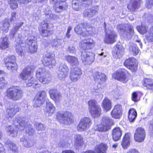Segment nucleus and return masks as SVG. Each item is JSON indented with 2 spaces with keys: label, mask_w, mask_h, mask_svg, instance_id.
Returning a JSON list of instances; mask_svg holds the SVG:
<instances>
[{
  "label": "nucleus",
  "mask_w": 153,
  "mask_h": 153,
  "mask_svg": "<svg viewBox=\"0 0 153 153\" xmlns=\"http://www.w3.org/2000/svg\"><path fill=\"white\" fill-rule=\"evenodd\" d=\"M94 45V42L91 39H82L80 44L81 51V58L82 62L85 65L92 63L94 61L95 54L91 51Z\"/></svg>",
  "instance_id": "nucleus-1"
},
{
  "label": "nucleus",
  "mask_w": 153,
  "mask_h": 153,
  "mask_svg": "<svg viewBox=\"0 0 153 153\" xmlns=\"http://www.w3.org/2000/svg\"><path fill=\"white\" fill-rule=\"evenodd\" d=\"M23 24V23L22 22L19 24V25L13 27L11 29L10 34L12 35L13 37H15V35L18 32V35L17 39L16 40V43L15 46V50L16 53L19 55V56H22L23 54V50L24 49V44L22 42V39L25 36H26L27 34L25 33L24 34V33L25 31L22 30L21 32H19V30L20 28L22 27V26Z\"/></svg>",
  "instance_id": "nucleus-2"
},
{
  "label": "nucleus",
  "mask_w": 153,
  "mask_h": 153,
  "mask_svg": "<svg viewBox=\"0 0 153 153\" xmlns=\"http://www.w3.org/2000/svg\"><path fill=\"white\" fill-rule=\"evenodd\" d=\"M34 67L33 65L25 67L19 75V77L24 80L27 86L30 87L33 85V87L36 89L39 87L40 85L34 81V78L31 76V73Z\"/></svg>",
  "instance_id": "nucleus-3"
},
{
  "label": "nucleus",
  "mask_w": 153,
  "mask_h": 153,
  "mask_svg": "<svg viewBox=\"0 0 153 153\" xmlns=\"http://www.w3.org/2000/svg\"><path fill=\"white\" fill-rule=\"evenodd\" d=\"M13 123L16 128H14L10 126L6 127L7 132L12 137H15L17 135V128L21 131H23L27 125V123L25 121V119L23 117L20 116H17L15 117V119L13 120Z\"/></svg>",
  "instance_id": "nucleus-4"
},
{
  "label": "nucleus",
  "mask_w": 153,
  "mask_h": 153,
  "mask_svg": "<svg viewBox=\"0 0 153 153\" xmlns=\"http://www.w3.org/2000/svg\"><path fill=\"white\" fill-rule=\"evenodd\" d=\"M23 92L18 87L13 86L7 90V96L10 99L14 101L20 100L22 97Z\"/></svg>",
  "instance_id": "nucleus-5"
},
{
  "label": "nucleus",
  "mask_w": 153,
  "mask_h": 153,
  "mask_svg": "<svg viewBox=\"0 0 153 153\" xmlns=\"http://www.w3.org/2000/svg\"><path fill=\"white\" fill-rule=\"evenodd\" d=\"M91 28L87 22L79 24L74 28L75 31L78 34L83 37L92 34Z\"/></svg>",
  "instance_id": "nucleus-6"
},
{
  "label": "nucleus",
  "mask_w": 153,
  "mask_h": 153,
  "mask_svg": "<svg viewBox=\"0 0 153 153\" xmlns=\"http://www.w3.org/2000/svg\"><path fill=\"white\" fill-rule=\"evenodd\" d=\"M112 123V120L108 117L103 116L102 118L101 124L96 126L95 129L101 132H106L111 129Z\"/></svg>",
  "instance_id": "nucleus-7"
},
{
  "label": "nucleus",
  "mask_w": 153,
  "mask_h": 153,
  "mask_svg": "<svg viewBox=\"0 0 153 153\" xmlns=\"http://www.w3.org/2000/svg\"><path fill=\"white\" fill-rule=\"evenodd\" d=\"M89 111L94 118L98 117L101 113V109L97 101L94 100H91L88 102Z\"/></svg>",
  "instance_id": "nucleus-8"
},
{
  "label": "nucleus",
  "mask_w": 153,
  "mask_h": 153,
  "mask_svg": "<svg viewBox=\"0 0 153 153\" xmlns=\"http://www.w3.org/2000/svg\"><path fill=\"white\" fill-rule=\"evenodd\" d=\"M56 118L60 123L65 125L70 124L73 121L72 114L69 111H62L57 112Z\"/></svg>",
  "instance_id": "nucleus-9"
},
{
  "label": "nucleus",
  "mask_w": 153,
  "mask_h": 153,
  "mask_svg": "<svg viewBox=\"0 0 153 153\" xmlns=\"http://www.w3.org/2000/svg\"><path fill=\"white\" fill-rule=\"evenodd\" d=\"M55 55L51 52H47L44 56L42 59V63L45 66L50 68H53L55 66L56 62L54 59Z\"/></svg>",
  "instance_id": "nucleus-10"
},
{
  "label": "nucleus",
  "mask_w": 153,
  "mask_h": 153,
  "mask_svg": "<svg viewBox=\"0 0 153 153\" xmlns=\"http://www.w3.org/2000/svg\"><path fill=\"white\" fill-rule=\"evenodd\" d=\"M127 72L126 70L124 69H119L112 74V78L123 83H126L128 80Z\"/></svg>",
  "instance_id": "nucleus-11"
},
{
  "label": "nucleus",
  "mask_w": 153,
  "mask_h": 153,
  "mask_svg": "<svg viewBox=\"0 0 153 153\" xmlns=\"http://www.w3.org/2000/svg\"><path fill=\"white\" fill-rule=\"evenodd\" d=\"M46 96V92L42 91L39 92L34 97L33 105L34 107L41 106L45 102Z\"/></svg>",
  "instance_id": "nucleus-12"
},
{
  "label": "nucleus",
  "mask_w": 153,
  "mask_h": 153,
  "mask_svg": "<svg viewBox=\"0 0 153 153\" xmlns=\"http://www.w3.org/2000/svg\"><path fill=\"white\" fill-rule=\"evenodd\" d=\"M16 58L14 55H10L4 59V62L8 70H11L12 71H16L17 66L15 62Z\"/></svg>",
  "instance_id": "nucleus-13"
},
{
  "label": "nucleus",
  "mask_w": 153,
  "mask_h": 153,
  "mask_svg": "<svg viewBox=\"0 0 153 153\" xmlns=\"http://www.w3.org/2000/svg\"><path fill=\"white\" fill-rule=\"evenodd\" d=\"M124 25L122 24H119L117 27L118 31L120 33L123 32V35L128 39H131L134 34V30L132 26L129 25L128 26L127 30H124Z\"/></svg>",
  "instance_id": "nucleus-14"
},
{
  "label": "nucleus",
  "mask_w": 153,
  "mask_h": 153,
  "mask_svg": "<svg viewBox=\"0 0 153 153\" xmlns=\"http://www.w3.org/2000/svg\"><path fill=\"white\" fill-rule=\"evenodd\" d=\"M69 71L68 66L65 64H60L57 72V77L60 80L64 81L67 76Z\"/></svg>",
  "instance_id": "nucleus-15"
},
{
  "label": "nucleus",
  "mask_w": 153,
  "mask_h": 153,
  "mask_svg": "<svg viewBox=\"0 0 153 153\" xmlns=\"http://www.w3.org/2000/svg\"><path fill=\"white\" fill-rule=\"evenodd\" d=\"M25 43L28 45V52L31 53L36 52L38 48L36 39L33 36L28 37Z\"/></svg>",
  "instance_id": "nucleus-16"
},
{
  "label": "nucleus",
  "mask_w": 153,
  "mask_h": 153,
  "mask_svg": "<svg viewBox=\"0 0 153 153\" xmlns=\"http://www.w3.org/2000/svg\"><path fill=\"white\" fill-rule=\"evenodd\" d=\"M92 124L91 119L88 117H85L82 119L77 126L79 131H83L88 129Z\"/></svg>",
  "instance_id": "nucleus-17"
},
{
  "label": "nucleus",
  "mask_w": 153,
  "mask_h": 153,
  "mask_svg": "<svg viewBox=\"0 0 153 153\" xmlns=\"http://www.w3.org/2000/svg\"><path fill=\"white\" fill-rule=\"evenodd\" d=\"M146 137V133L144 129L142 127L137 128L134 135V138L135 141L138 142L143 141Z\"/></svg>",
  "instance_id": "nucleus-18"
},
{
  "label": "nucleus",
  "mask_w": 153,
  "mask_h": 153,
  "mask_svg": "<svg viewBox=\"0 0 153 153\" xmlns=\"http://www.w3.org/2000/svg\"><path fill=\"white\" fill-rule=\"evenodd\" d=\"M82 74V71L79 67H74L70 72V78L72 81L75 82L80 78Z\"/></svg>",
  "instance_id": "nucleus-19"
},
{
  "label": "nucleus",
  "mask_w": 153,
  "mask_h": 153,
  "mask_svg": "<svg viewBox=\"0 0 153 153\" xmlns=\"http://www.w3.org/2000/svg\"><path fill=\"white\" fill-rule=\"evenodd\" d=\"M124 64L126 67L132 72L134 71L137 69V61L134 57L129 58L126 59L124 62Z\"/></svg>",
  "instance_id": "nucleus-20"
},
{
  "label": "nucleus",
  "mask_w": 153,
  "mask_h": 153,
  "mask_svg": "<svg viewBox=\"0 0 153 153\" xmlns=\"http://www.w3.org/2000/svg\"><path fill=\"white\" fill-rule=\"evenodd\" d=\"M99 10V6L95 5L90 9L85 10L83 12V14L85 17H88L89 18H91L98 14Z\"/></svg>",
  "instance_id": "nucleus-21"
},
{
  "label": "nucleus",
  "mask_w": 153,
  "mask_h": 153,
  "mask_svg": "<svg viewBox=\"0 0 153 153\" xmlns=\"http://www.w3.org/2000/svg\"><path fill=\"white\" fill-rule=\"evenodd\" d=\"M99 10V6L95 5L90 9L85 10L83 12V14L85 17H88L89 18H91L98 14Z\"/></svg>",
  "instance_id": "nucleus-22"
},
{
  "label": "nucleus",
  "mask_w": 153,
  "mask_h": 153,
  "mask_svg": "<svg viewBox=\"0 0 153 153\" xmlns=\"http://www.w3.org/2000/svg\"><path fill=\"white\" fill-rule=\"evenodd\" d=\"M112 117L115 119H119L122 115V110L121 105L117 104L114 107L111 112Z\"/></svg>",
  "instance_id": "nucleus-23"
},
{
  "label": "nucleus",
  "mask_w": 153,
  "mask_h": 153,
  "mask_svg": "<svg viewBox=\"0 0 153 153\" xmlns=\"http://www.w3.org/2000/svg\"><path fill=\"white\" fill-rule=\"evenodd\" d=\"M141 3V0H130L127 8L131 12H135L140 8Z\"/></svg>",
  "instance_id": "nucleus-24"
},
{
  "label": "nucleus",
  "mask_w": 153,
  "mask_h": 153,
  "mask_svg": "<svg viewBox=\"0 0 153 153\" xmlns=\"http://www.w3.org/2000/svg\"><path fill=\"white\" fill-rule=\"evenodd\" d=\"M55 110V106L49 100H47L46 101V106L44 110L46 115L48 116H52Z\"/></svg>",
  "instance_id": "nucleus-25"
},
{
  "label": "nucleus",
  "mask_w": 153,
  "mask_h": 153,
  "mask_svg": "<svg viewBox=\"0 0 153 153\" xmlns=\"http://www.w3.org/2000/svg\"><path fill=\"white\" fill-rule=\"evenodd\" d=\"M93 78L95 81L99 83V84H101L105 82L106 76L103 73L96 71L93 74Z\"/></svg>",
  "instance_id": "nucleus-26"
},
{
  "label": "nucleus",
  "mask_w": 153,
  "mask_h": 153,
  "mask_svg": "<svg viewBox=\"0 0 153 153\" xmlns=\"http://www.w3.org/2000/svg\"><path fill=\"white\" fill-rule=\"evenodd\" d=\"M108 146L106 144L101 143L95 148V152L90 150L84 153H106Z\"/></svg>",
  "instance_id": "nucleus-27"
},
{
  "label": "nucleus",
  "mask_w": 153,
  "mask_h": 153,
  "mask_svg": "<svg viewBox=\"0 0 153 153\" xmlns=\"http://www.w3.org/2000/svg\"><path fill=\"white\" fill-rule=\"evenodd\" d=\"M65 59L70 65L72 66V68L79 67V62L78 59L76 57L68 55L66 56Z\"/></svg>",
  "instance_id": "nucleus-28"
},
{
  "label": "nucleus",
  "mask_w": 153,
  "mask_h": 153,
  "mask_svg": "<svg viewBox=\"0 0 153 153\" xmlns=\"http://www.w3.org/2000/svg\"><path fill=\"white\" fill-rule=\"evenodd\" d=\"M49 93L51 98L55 101H58L61 99L60 93L56 89H50Z\"/></svg>",
  "instance_id": "nucleus-29"
},
{
  "label": "nucleus",
  "mask_w": 153,
  "mask_h": 153,
  "mask_svg": "<svg viewBox=\"0 0 153 153\" xmlns=\"http://www.w3.org/2000/svg\"><path fill=\"white\" fill-rule=\"evenodd\" d=\"M68 5L66 2H57L54 6V9L56 13H59L65 10L67 7Z\"/></svg>",
  "instance_id": "nucleus-30"
},
{
  "label": "nucleus",
  "mask_w": 153,
  "mask_h": 153,
  "mask_svg": "<svg viewBox=\"0 0 153 153\" xmlns=\"http://www.w3.org/2000/svg\"><path fill=\"white\" fill-rule=\"evenodd\" d=\"M114 53L115 54V58H121L123 55L124 49L122 45L120 44H117L114 47Z\"/></svg>",
  "instance_id": "nucleus-31"
},
{
  "label": "nucleus",
  "mask_w": 153,
  "mask_h": 153,
  "mask_svg": "<svg viewBox=\"0 0 153 153\" xmlns=\"http://www.w3.org/2000/svg\"><path fill=\"white\" fill-rule=\"evenodd\" d=\"M122 131L119 127L115 128L112 131V135L113 140L115 141L119 140L122 135Z\"/></svg>",
  "instance_id": "nucleus-32"
},
{
  "label": "nucleus",
  "mask_w": 153,
  "mask_h": 153,
  "mask_svg": "<svg viewBox=\"0 0 153 153\" xmlns=\"http://www.w3.org/2000/svg\"><path fill=\"white\" fill-rule=\"evenodd\" d=\"M116 35L114 33L111 32L110 33H106L105 42L107 44H110L114 43L115 41V38Z\"/></svg>",
  "instance_id": "nucleus-33"
},
{
  "label": "nucleus",
  "mask_w": 153,
  "mask_h": 153,
  "mask_svg": "<svg viewBox=\"0 0 153 153\" xmlns=\"http://www.w3.org/2000/svg\"><path fill=\"white\" fill-rule=\"evenodd\" d=\"M102 107L104 111L107 112L110 111L112 108L111 101L108 98L105 97L102 102Z\"/></svg>",
  "instance_id": "nucleus-34"
},
{
  "label": "nucleus",
  "mask_w": 153,
  "mask_h": 153,
  "mask_svg": "<svg viewBox=\"0 0 153 153\" xmlns=\"http://www.w3.org/2000/svg\"><path fill=\"white\" fill-rule=\"evenodd\" d=\"M20 141L22 145L26 148H30L33 146V142L27 137L24 136L20 139Z\"/></svg>",
  "instance_id": "nucleus-35"
},
{
  "label": "nucleus",
  "mask_w": 153,
  "mask_h": 153,
  "mask_svg": "<svg viewBox=\"0 0 153 153\" xmlns=\"http://www.w3.org/2000/svg\"><path fill=\"white\" fill-rule=\"evenodd\" d=\"M131 136V133H127L125 134L121 143L122 146L124 149H127L129 146Z\"/></svg>",
  "instance_id": "nucleus-36"
},
{
  "label": "nucleus",
  "mask_w": 153,
  "mask_h": 153,
  "mask_svg": "<svg viewBox=\"0 0 153 153\" xmlns=\"http://www.w3.org/2000/svg\"><path fill=\"white\" fill-rule=\"evenodd\" d=\"M19 108L17 105H15L13 107L7 108L6 110L7 117H13L17 112L19 111Z\"/></svg>",
  "instance_id": "nucleus-37"
},
{
  "label": "nucleus",
  "mask_w": 153,
  "mask_h": 153,
  "mask_svg": "<svg viewBox=\"0 0 153 153\" xmlns=\"http://www.w3.org/2000/svg\"><path fill=\"white\" fill-rule=\"evenodd\" d=\"M104 91L101 87V85L98 84L97 86H95L91 89V92L95 95H102Z\"/></svg>",
  "instance_id": "nucleus-38"
},
{
  "label": "nucleus",
  "mask_w": 153,
  "mask_h": 153,
  "mask_svg": "<svg viewBox=\"0 0 153 153\" xmlns=\"http://www.w3.org/2000/svg\"><path fill=\"white\" fill-rule=\"evenodd\" d=\"M137 115L136 110L134 108H130L128 112V118L130 122H133Z\"/></svg>",
  "instance_id": "nucleus-39"
},
{
  "label": "nucleus",
  "mask_w": 153,
  "mask_h": 153,
  "mask_svg": "<svg viewBox=\"0 0 153 153\" xmlns=\"http://www.w3.org/2000/svg\"><path fill=\"white\" fill-rule=\"evenodd\" d=\"M47 74H49V73L46 71L45 67L39 68L36 72V76L38 79L44 76H46Z\"/></svg>",
  "instance_id": "nucleus-40"
},
{
  "label": "nucleus",
  "mask_w": 153,
  "mask_h": 153,
  "mask_svg": "<svg viewBox=\"0 0 153 153\" xmlns=\"http://www.w3.org/2000/svg\"><path fill=\"white\" fill-rule=\"evenodd\" d=\"M9 42L8 38L7 36L2 37L0 39V48L4 49L8 47Z\"/></svg>",
  "instance_id": "nucleus-41"
},
{
  "label": "nucleus",
  "mask_w": 153,
  "mask_h": 153,
  "mask_svg": "<svg viewBox=\"0 0 153 153\" xmlns=\"http://www.w3.org/2000/svg\"><path fill=\"white\" fill-rule=\"evenodd\" d=\"M5 144L6 146L9 148L11 151L14 153L16 152L17 147L13 142L11 141L10 140H7L6 141Z\"/></svg>",
  "instance_id": "nucleus-42"
},
{
  "label": "nucleus",
  "mask_w": 153,
  "mask_h": 153,
  "mask_svg": "<svg viewBox=\"0 0 153 153\" xmlns=\"http://www.w3.org/2000/svg\"><path fill=\"white\" fill-rule=\"evenodd\" d=\"M143 86L147 89L153 91V80L150 78H146L144 79Z\"/></svg>",
  "instance_id": "nucleus-43"
},
{
  "label": "nucleus",
  "mask_w": 153,
  "mask_h": 153,
  "mask_svg": "<svg viewBox=\"0 0 153 153\" xmlns=\"http://www.w3.org/2000/svg\"><path fill=\"white\" fill-rule=\"evenodd\" d=\"M75 139V145L79 147L82 145L83 141V138L81 135L79 134H76L74 137Z\"/></svg>",
  "instance_id": "nucleus-44"
},
{
  "label": "nucleus",
  "mask_w": 153,
  "mask_h": 153,
  "mask_svg": "<svg viewBox=\"0 0 153 153\" xmlns=\"http://www.w3.org/2000/svg\"><path fill=\"white\" fill-rule=\"evenodd\" d=\"M130 52L134 56H136L139 53L140 50L136 44H132L130 45L129 48Z\"/></svg>",
  "instance_id": "nucleus-45"
},
{
  "label": "nucleus",
  "mask_w": 153,
  "mask_h": 153,
  "mask_svg": "<svg viewBox=\"0 0 153 153\" xmlns=\"http://www.w3.org/2000/svg\"><path fill=\"white\" fill-rule=\"evenodd\" d=\"M120 87L117 86L115 89L113 91V99L114 101H115L120 99L121 94L120 92Z\"/></svg>",
  "instance_id": "nucleus-46"
},
{
  "label": "nucleus",
  "mask_w": 153,
  "mask_h": 153,
  "mask_svg": "<svg viewBox=\"0 0 153 153\" xmlns=\"http://www.w3.org/2000/svg\"><path fill=\"white\" fill-rule=\"evenodd\" d=\"M10 25L9 19H6L2 22V26L1 27V29L2 31L7 32Z\"/></svg>",
  "instance_id": "nucleus-47"
},
{
  "label": "nucleus",
  "mask_w": 153,
  "mask_h": 153,
  "mask_svg": "<svg viewBox=\"0 0 153 153\" xmlns=\"http://www.w3.org/2000/svg\"><path fill=\"white\" fill-rule=\"evenodd\" d=\"M48 26V24L47 23L42 24L41 31L42 35L44 36H47L50 31Z\"/></svg>",
  "instance_id": "nucleus-48"
},
{
  "label": "nucleus",
  "mask_w": 153,
  "mask_h": 153,
  "mask_svg": "<svg viewBox=\"0 0 153 153\" xmlns=\"http://www.w3.org/2000/svg\"><path fill=\"white\" fill-rule=\"evenodd\" d=\"M63 42L62 39L56 38L52 40L51 44L53 47L56 48H60Z\"/></svg>",
  "instance_id": "nucleus-49"
},
{
  "label": "nucleus",
  "mask_w": 153,
  "mask_h": 153,
  "mask_svg": "<svg viewBox=\"0 0 153 153\" xmlns=\"http://www.w3.org/2000/svg\"><path fill=\"white\" fill-rule=\"evenodd\" d=\"M38 79L43 84H48L51 82V80L49 74H47L46 76L41 77Z\"/></svg>",
  "instance_id": "nucleus-50"
},
{
  "label": "nucleus",
  "mask_w": 153,
  "mask_h": 153,
  "mask_svg": "<svg viewBox=\"0 0 153 153\" xmlns=\"http://www.w3.org/2000/svg\"><path fill=\"white\" fill-rule=\"evenodd\" d=\"M72 7L76 11H79L81 8V6L82 5V2L78 0H73L72 2Z\"/></svg>",
  "instance_id": "nucleus-51"
},
{
  "label": "nucleus",
  "mask_w": 153,
  "mask_h": 153,
  "mask_svg": "<svg viewBox=\"0 0 153 153\" xmlns=\"http://www.w3.org/2000/svg\"><path fill=\"white\" fill-rule=\"evenodd\" d=\"M146 37L148 41L153 42V26L150 28L149 31L146 35Z\"/></svg>",
  "instance_id": "nucleus-52"
},
{
  "label": "nucleus",
  "mask_w": 153,
  "mask_h": 153,
  "mask_svg": "<svg viewBox=\"0 0 153 153\" xmlns=\"http://www.w3.org/2000/svg\"><path fill=\"white\" fill-rule=\"evenodd\" d=\"M34 131V129L33 128L32 126L30 125H28L26 128V133L29 135L33 134Z\"/></svg>",
  "instance_id": "nucleus-53"
},
{
  "label": "nucleus",
  "mask_w": 153,
  "mask_h": 153,
  "mask_svg": "<svg viewBox=\"0 0 153 153\" xmlns=\"http://www.w3.org/2000/svg\"><path fill=\"white\" fill-rule=\"evenodd\" d=\"M9 4H10V8L12 9H16L18 7L16 0H7Z\"/></svg>",
  "instance_id": "nucleus-54"
},
{
  "label": "nucleus",
  "mask_w": 153,
  "mask_h": 153,
  "mask_svg": "<svg viewBox=\"0 0 153 153\" xmlns=\"http://www.w3.org/2000/svg\"><path fill=\"white\" fill-rule=\"evenodd\" d=\"M36 128L38 131H42L45 130V126L42 123H38L36 124Z\"/></svg>",
  "instance_id": "nucleus-55"
},
{
  "label": "nucleus",
  "mask_w": 153,
  "mask_h": 153,
  "mask_svg": "<svg viewBox=\"0 0 153 153\" xmlns=\"http://www.w3.org/2000/svg\"><path fill=\"white\" fill-rule=\"evenodd\" d=\"M137 29L138 31L141 34H144L146 32V30L145 27L138 26L137 27Z\"/></svg>",
  "instance_id": "nucleus-56"
},
{
  "label": "nucleus",
  "mask_w": 153,
  "mask_h": 153,
  "mask_svg": "<svg viewBox=\"0 0 153 153\" xmlns=\"http://www.w3.org/2000/svg\"><path fill=\"white\" fill-rule=\"evenodd\" d=\"M45 15L46 16H48V17H49V19H56L58 16L57 15L51 13V11H49L47 13H45Z\"/></svg>",
  "instance_id": "nucleus-57"
},
{
  "label": "nucleus",
  "mask_w": 153,
  "mask_h": 153,
  "mask_svg": "<svg viewBox=\"0 0 153 153\" xmlns=\"http://www.w3.org/2000/svg\"><path fill=\"white\" fill-rule=\"evenodd\" d=\"M80 1L82 4V5L84 7H86L90 5L92 3V0H78Z\"/></svg>",
  "instance_id": "nucleus-58"
},
{
  "label": "nucleus",
  "mask_w": 153,
  "mask_h": 153,
  "mask_svg": "<svg viewBox=\"0 0 153 153\" xmlns=\"http://www.w3.org/2000/svg\"><path fill=\"white\" fill-rule=\"evenodd\" d=\"M137 96L138 94L137 92H133L132 94V100L135 102H137L138 101Z\"/></svg>",
  "instance_id": "nucleus-59"
},
{
  "label": "nucleus",
  "mask_w": 153,
  "mask_h": 153,
  "mask_svg": "<svg viewBox=\"0 0 153 153\" xmlns=\"http://www.w3.org/2000/svg\"><path fill=\"white\" fill-rule=\"evenodd\" d=\"M6 83V82L4 79V78L2 77L0 78V89L3 88Z\"/></svg>",
  "instance_id": "nucleus-60"
},
{
  "label": "nucleus",
  "mask_w": 153,
  "mask_h": 153,
  "mask_svg": "<svg viewBox=\"0 0 153 153\" xmlns=\"http://www.w3.org/2000/svg\"><path fill=\"white\" fill-rule=\"evenodd\" d=\"M146 5L148 8H151L153 6V0H146Z\"/></svg>",
  "instance_id": "nucleus-61"
},
{
  "label": "nucleus",
  "mask_w": 153,
  "mask_h": 153,
  "mask_svg": "<svg viewBox=\"0 0 153 153\" xmlns=\"http://www.w3.org/2000/svg\"><path fill=\"white\" fill-rule=\"evenodd\" d=\"M148 123L149 124V131L153 134V119L149 120Z\"/></svg>",
  "instance_id": "nucleus-62"
},
{
  "label": "nucleus",
  "mask_w": 153,
  "mask_h": 153,
  "mask_svg": "<svg viewBox=\"0 0 153 153\" xmlns=\"http://www.w3.org/2000/svg\"><path fill=\"white\" fill-rule=\"evenodd\" d=\"M68 51L70 53H74L76 52L75 47L72 45L69 46L68 48Z\"/></svg>",
  "instance_id": "nucleus-63"
},
{
  "label": "nucleus",
  "mask_w": 153,
  "mask_h": 153,
  "mask_svg": "<svg viewBox=\"0 0 153 153\" xmlns=\"http://www.w3.org/2000/svg\"><path fill=\"white\" fill-rule=\"evenodd\" d=\"M16 12H13L11 13V16L10 18V19L9 21L10 22H11L12 21L15 20L16 19Z\"/></svg>",
  "instance_id": "nucleus-64"
}]
</instances>
